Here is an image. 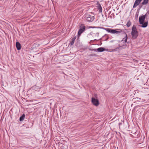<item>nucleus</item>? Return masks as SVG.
<instances>
[{
    "label": "nucleus",
    "mask_w": 149,
    "mask_h": 149,
    "mask_svg": "<svg viewBox=\"0 0 149 149\" xmlns=\"http://www.w3.org/2000/svg\"><path fill=\"white\" fill-rule=\"evenodd\" d=\"M25 42V41L24 40L22 41H20V42Z\"/></svg>",
    "instance_id": "6ab92c4d"
},
{
    "label": "nucleus",
    "mask_w": 149,
    "mask_h": 149,
    "mask_svg": "<svg viewBox=\"0 0 149 149\" xmlns=\"http://www.w3.org/2000/svg\"><path fill=\"white\" fill-rule=\"evenodd\" d=\"M76 38H72L71 40L70 41V43L69 44V45H72L74 43V41L76 39Z\"/></svg>",
    "instance_id": "f8f14e48"
},
{
    "label": "nucleus",
    "mask_w": 149,
    "mask_h": 149,
    "mask_svg": "<svg viewBox=\"0 0 149 149\" xmlns=\"http://www.w3.org/2000/svg\"><path fill=\"white\" fill-rule=\"evenodd\" d=\"M86 29V27L84 24H81L79 26V29L78 33V37L80 36L81 34L84 32Z\"/></svg>",
    "instance_id": "20e7f679"
},
{
    "label": "nucleus",
    "mask_w": 149,
    "mask_h": 149,
    "mask_svg": "<svg viewBox=\"0 0 149 149\" xmlns=\"http://www.w3.org/2000/svg\"><path fill=\"white\" fill-rule=\"evenodd\" d=\"M111 42H114V44L113 46V47L114 48V49H113L110 50L109 51V50L108 49H106L104 47H100L98 48L97 49H95L94 50L95 51H96V50H97V51L98 52H102L104 51H107L110 52H115L117 51L118 50H120L119 48L120 47H122V46H120V44H119V41L117 40H111L110 41Z\"/></svg>",
    "instance_id": "f257e3e1"
},
{
    "label": "nucleus",
    "mask_w": 149,
    "mask_h": 149,
    "mask_svg": "<svg viewBox=\"0 0 149 149\" xmlns=\"http://www.w3.org/2000/svg\"><path fill=\"white\" fill-rule=\"evenodd\" d=\"M149 0H143L141 4L143 5H146L148 2Z\"/></svg>",
    "instance_id": "4468645a"
},
{
    "label": "nucleus",
    "mask_w": 149,
    "mask_h": 149,
    "mask_svg": "<svg viewBox=\"0 0 149 149\" xmlns=\"http://www.w3.org/2000/svg\"><path fill=\"white\" fill-rule=\"evenodd\" d=\"M104 29L108 32L112 34H119L120 33H124L123 31L118 29H113L109 28H104Z\"/></svg>",
    "instance_id": "f03ea898"
},
{
    "label": "nucleus",
    "mask_w": 149,
    "mask_h": 149,
    "mask_svg": "<svg viewBox=\"0 0 149 149\" xmlns=\"http://www.w3.org/2000/svg\"><path fill=\"white\" fill-rule=\"evenodd\" d=\"M111 15H111V16H110V17L111 18Z\"/></svg>",
    "instance_id": "4be33fe9"
},
{
    "label": "nucleus",
    "mask_w": 149,
    "mask_h": 149,
    "mask_svg": "<svg viewBox=\"0 0 149 149\" xmlns=\"http://www.w3.org/2000/svg\"><path fill=\"white\" fill-rule=\"evenodd\" d=\"M25 115L24 114H23L21 116H20L19 118V121H23L25 117Z\"/></svg>",
    "instance_id": "ddd939ff"
},
{
    "label": "nucleus",
    "mask_w": 149,
    "mask_h": 149,
    "mask_svg": "<svg viewBox=\"0 0 149 149\" xmlns=\"http://www.w3.org/2000/svg\"><path fill=\"white\" fill-rule=\"evenodd\" d=\"M145 19L144 16H143V15L140 16L139 18V24H142L143 22H144Z\"/></svg>",
    "instance_id": "1a4fd4ad"
},
{
    "label": "nucleus",
    "mask_w": 149,
    "mask_h": 149,
    "mask_svg": "<svg viewBox=\"0 0 149 149\" xmlns=\"http://www.w3.org/2000/svg\"><path fill=\"white\" fill-rule=\"evenodd\" d=\"M131 25V22L129 20L127 22L126 24V25L128 27H130V26Z\"/></svg>",
    "instance_id": "dca6fc26"
},
{
    "label": "nucleus",
    "mask_w": 149,
    "mask_h": 149,
    "mask_svg": "<svg viewBox=\"0 0 149 149\" xmlns=\"http://www.w3.org/2000/svg\"><path fill=\"white\" fill-rule=\"evenodd\" d=\"M142 24L141 27L143 28H145L147 27L148 25V22H143L142 24Z\"/></svg>",
    "instance_id": "9d476101"
},
{
    "label": "nucleus",
    "mask_w": 149,
    "mask_h": 149,
    "mask_svg": "<svg viewBox=\"0 0 149 149\" xmlns=\"http://www.w3.org/2000/svg\"><path fill=\"white\" fill-rule=\"evenodd\" d=\"M96 5H97V8L99 10V13H102V7L98 1L97 2Z\"/></svg>",
    "instance_id": "0eeeda50"
},
{
    "label": "nucleus",
    "mask_w": 149,
    "mask_h": 149,
    "mask_svg": "<svg viewBox=\"0 0 149 149\" xmlns=\"http://www.w3.org/2000/svg\"><path fill=\"white\" fill-rule=\"evenodd\" d=\"M128 38H123V40L121 41V42H123V43L127 42Z\"/></svg>",
    "instance_id": "2eb2a0df"
},
{
    "label": "nucleus",
    "mask_w": 149,
    "mask_h": 149,
    "mask_svg": "<svg viewBox=\"0 0 149 149\" xmlns=\"http://www.w3.org/2000/svg\"><path fill=\"white\" fill-rule=\"evenodd\" d=\"M142 0H136L133 6V8L136 7L138 5Z\"/></svg>",
    "instance_id": "6e6552de"
},
{
    "label": "nucleus",
    "mask_w": 149,
    "mask_h": 149,
    "mask_svg": "<svg viewBox=\"0 0 149 149\" xmlns=\"http://www.w3.org/2000/svg\"><path fill=\"white\" fill-rule=\"evenodd\" d=\"M16 46L17 50H19L21 49V45L19 42H16Z\"/></svg>",
    "instance_id": "9b49d317"
},
{
    "label": "nucleus",
    "mask_w": 149,
    "mask_h": 149,
    "mask_svg": "<svg viewBox=\"0 0 149 149\" xmlns=\"http://www.w3.org/2000/svg\"><path fill=\"white\" fill-rule=\"evenodd\" d=\"M91 101L93 104L95 106H97L99 104V103L98 100L94 97L92 98Z\"/></svg>",
    "instance_id": "39448f33"
},
{
    "label": "nucleus",
    "mask_w": 149,
    "mask_h": 149,
    "mask_svg": "<svg viewBox=\"0 0 149 149\" xmlns=\"http://www.w3.org/2000/svg\"><path fill=\"white\" fill-rule=\"evenodd\" d=\"M147 15L146 14L144 15H143V16H144V18H145L146 17Z\"/></svg>",
    "instance_id": "f3484780"
},
{
    "label": "nucleus",
    "mask_w": 149,
    "mask_h": 149,
    "mask_svg": "<svg viewBox=\"0 0 149 149\" xmlns=\"http://www.w3.org/2000/svg\"><path fill=\"white\" fill-rule=\"evenodd\" d=\"M149 14V11H148L146 13V14L147 15H148Z\"/></svg>",
    "instance_id": "a211bd4d"
},
{
    "label": "nucleus",
    "mask_w": 149,
    "mask_h": 149,
    "mask_svg": "<svg viewBox=\"0 0 149 149\" xmlns=\"http://www.w3.org/2000/svg\"><path fill=\"white\" fill-rule=\"evenodd\" d=\"M131 35L132 37H137L138 36V32L135 25H134L132 27Z\"/></svg>",
    "instance_id": "7ed1b4c3"
},
{
    "label": "nucleus",
    "mask_w": 149,
    "mask_h": 149,
    "mask_svg": "<svg viewBox=\"0 0 149 149\" xmlns=\"http://www.w3.org/2000/svg\"><path fill=\"white\" fill-rule=\"evenodd\" d=\"M86 19L88 22H92L94 19L95 18L94 16L90 15H87L86 16Z\"/></svg>",
    "instance_id": "423d86ee"
},
{
    "label": "nucleus",
    "mask_w": 149,
    "mask_h": 149,
    "mask_svg": "<svg viewBox=\"0 0 149 149\" xmlns=\"http://www.w3.org/2000/svg\"><path fill=\"white\" fill-rule=\"evenodd\" d=\"M111 13V11H109V14H110Z\"/></svg>",
    "instance_id": "412c9836"
},
{
    "label": "nucleus",
    "mask_w": 149,
    "mask_h": 149,
    "mask_svg": "<svg viewBox=\"0 0 149 149\" xmlns=\"http://www.w3.org/2000/svg\"><path fill=\"white\" fill-rule=\"evenodd\" d=\"M125 37H126V38L127 37V34H126V36H125Z\"/></svg>",
    "instance_id": "aec40b11"
}]
</instances>
